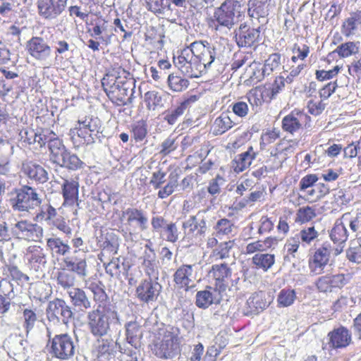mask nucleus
<instances>
[{"instance_id": "nucleus-1", "label": "nucleus", "mask_w": 361, "mask_h": 361, "mask_svg": "<svg viewBox=\"0 0 361 361\" xmlns=\"http://www.w3.org/2000/svg\"><path fill=\"white\" fill-rule=\"evenodd\" d=\"M242 8L240 1L225 0L214 8L213 15L207 18L209 28L217 35H227L241 16Z\"/></svg>"}, {"instance_id": "nucleus-2", "label": "nucleus", "mask_w": 361, "mask_h": 361, "mask_svg": "<svg viewBox=\"0 0 361 361\" xmlns=\"http://www.w3.org/2000/svg\"><path fill=\"white\" fill-rule=\"evenodd\" d=\"M86 319L90 334L95 338H102L109 334L111 324L117 319V314L110 309H102L99 305L97 309L87 312Z\"/></svg>"}, {"instance_id": "nucleus-3", "label": "nucleus", "mask_w": 361, "mask_h": 361, "mask_svg": "<svg viewBox=\"0 0 361 361\" xmlns=\"http://www.w3.org/2000/svg\"><path fill=\"white\" fill-rule=\"evenodd\" d=\"M78 340L68 333L56 334L49 340V353L61 361L72 359L78 351Z\"/></svg>"}, {"instance_id": "nucleus-4", "label": "nucleus", "mask_w": 361, "mask_h": 361, "mask_svg": "<svg viewBox=\"0 0 361 361\" xmlns=\"http://www.w3.org/2000/svg\"><path fill=\"white\" fill-rule=\"evenodd\" d=\"M16 196L11 199L12 208L19 212H27L39 207L42 202L41 195L35 188L25 185L13 190Z\"/></svg>"}, {"instance_id": "nucleus-5", "label": "nucleus", "mask_w": 361, "mask_h": 361, "mask_svg": "<svg viewBox=\"0 0 361 361\" xmlns=\"http://www.w3.org/2000/svg\"><path fill=\"white\" fill-rule=\"evenodd\" d=\"M173 63L183 75L190 78H199L204 71V66L200 63V60L190 47L183 49L176 58L174 57Z\"/></svg>"}, {"instance_id": "nucleus-6", "label": "nucleus", "mask_w": 361, "mask_h": 361, "mask_svg": "<svg viewBox=\"0 0 361 361\" xmlns=\"http://www.w3.org/2000/svg\"><path fill=\"white\" fill-rule=\"evenodd\" d=\"M25 49L32 59L41 64H51L53 50L43 37H32L26 42Z\"/></svg>"}, {"instance_id": "nucleus-7", "label": "nucleus", "mask_w": 361, "mask_h": 361, "mask_svg": "<svg viewBox=\"0 0 361 361\" xmlns=\"http://www.w3.org/2000/svg\"><path fill=\"white\" fill-rule=\"evenodd\" d=\"M153 353L162 359H170L176 356L179 351L178 338L174 333L166 331L161 339L154 342L152 348Z\"/></svg>"}, {"instance_id": "nucleus-8", "label": "nucleus", "mask_w": 361, "mask_h": 361, "mask_svg": "<svg viewBox=\"0 0 361 361\" xmlns=\"http://www.w3.org/2000/svg\"><path fill=\"white\" fill-rule=\"evenodd\" d=\"M46 314L49 322L67 324L73 318V312L64 300L55 298L49 302Z\"/></svg>"}, {"instance_id": "nucleus-9", "label": "nucleus", "mask_w": 361, "mask_h": 361, "mask_svg": "<svg viewBox=\"0 0 361 361\" xmlns=\"http://www.w3.org/2000/svg\"><path fill=\"white\" fill-rule=\"evenodd\" d=\"M121 220H124V226L129 234L136 233L137 230L143 231L147 228L148 219L142 209L129 207L122 211Z\"/></svg>"}, {"instance_id": "nucleus-10", "label": "nucleus", "mask_w": 361, "mask_h": 361, "mask_svg": "<svg viewBox=\"0 0 361 361\" xmlns=\"http://www.w3.org/2000/svg\"><path fill=\"white\" fill-rule=\"evenodd\" d=\"M13 235L29 241H40L44 235L43 228L27 220H21L14 224L11 228Z\"/></svg>"}, {"instance_id": "nucleus-11", "label": "nucleus", "mask_w": 361, "mask_h": 361, "mask_svg": "<svg viewBox=\"0 0 361 361\" xmlns=\"http://www.w3.org/2000/svg\"><path fill=\"white\" fill-rule=\"evenodd\" d=\"M331 252V245L329 243H323L321 247L315 250L308 260L311 275L317 276L325 272V269L330 260Z\"/></svg>"}, {"instance_id": "nucleus-12", "label": "nucleus", "mask_w": 361, "mask_h": 361, "mask_svg": "<svg viewBox=\"0 0 361 361\" xmlns=\"http://www.w3.org/2000/svg\"><path fill=\"white\" fill-rule=\"evenodd\" d=\"M234 34L235 42L239 47H256L260 41V26L257 28H251L245 23H243L235 30Z\"/></svg>"}, {"instance_id": "nucleus-13", "label": "nucleus", "mask_w": 361, "mask_h": 361, "mask_svg": "<svg viewBox=\"0 0 361 361\" xmlns=\"http://www.w3.org/2000/svg\"><path fill=\"white\" fill-rule=\"evenodd\" d=\"M162 290L157 280L142 279L136 288L135 294L140 302L149 304L155 302Z\"/></svg>"}, {"instance_id": "nucleus-14", "label": "nucleus", "mask_w": 361, "mask_h": 361, "mask_svg": "<svg viewBox=\"0 0 361 361\" xmlns=\"http://www.w3.org/2000/svg\"><path fill=\"white\" fill-rule=\"evenodd\" d=\"M192 52L200 60V63L204 66V70L210 68L216 59V50L209 46L207 41H195L190 44Z\"/></svg>"}, {"instance_id": "nucleus-15", "label": "nucleus", "mask_w": 361, "mask_h": 361, "mask_svg": "<svg viewBox=\"0 0 361 361\" xmlns=\"http://www.w3.org/2000/svg\"><path fill=\"white\" fill-rule=\"evenodd\" d=\"M271 0H249L247 2V14L251 20H257L261 25H265L268 20Z\"/></svg>"}, {"instance_id": "nucleus-16", "label": "nucleus", "mask_w": 361, "mask_h": 361, "mask_svg": "<svg viewBox=\"0 0 361 361\" xmlns=\"http://www.w3.org/2000/svg\"><path fill=\"white\" fill-rule=\"evenodd\" d=\"M206 210L199 211L195 215L190 216L188 219L183 223V228L188 231V234L196 237L204 235L207 226Z\"/></svg>"}, {"instance_id": "nucleus-17", "label": "nucleus", "mask_w": 361, "mask_h": 361, "mask_svg": "<svg viewBox=\"0 0 361 361\" xmlns=\"http://www.w3.org/2000/svg\"><path fill=\"white\" fill-rule=\"evenodd\" d=\"M67 0H38L39 15L45 19H54L65 9Z\"/></svg>"}, {"instance_id": "nucleus-18", "label": "nucleus", "mask_w": 361, "mask_h": 361, "mask_svg": "<svg viewBox=\"0 0 361 361\" xmlns=\"http://www.w3.org/2000/svg\"><path fill=\"white\" fill-rule=\"evenodd\" d=\"M193 265L182 264L178 267L173 275V281L175 286L179 289H184L188 291L193 288L194 281L192 280Z\"/></svg>"}, {"instance_id": "nucleus-19", "label": "nucleus", "mask_w": 361, "mask_h": 361, "mask_svg": "<svg viewBox=\"0 0 361 361\" xmlns=\"http://www.w3.org/2000/svg\"><path fill=\"white\" fill-rule=\"evenodd\" d=\"M220 291L221 290L210 286L197 291L195 295L196 306L205 310L213 304H219L222 299Z\"/></svg>"}, {"instance_id": "nucleus-20", "label": "nucleus", "mask_w": 361, "mask_h": 361, "mask_svg": "<svg viewBox=\"0 0 361 361\" xmlns=\"http://www.w3.org/2000/svg\"><path fill=\"white\" fill-rule=\"evenodd\" d=\"M22 171L27 178L37 183H44L49 180V174L41 165L32 161H23Z\"/></svg>"}, {"instance_id": "nucleus-21", "label": "nucleus", "mask_w": 361, "mask_h": 361, "mask_svg": "<svg viewBox=\"0 0 361 361\" xmlns=\"http://www.w3.org/2000/svg\"><path fill=\"white\" fill-rule=\"evenodd\" d=\"M78 126L71 130V135L75 134L78 137L85 138L87 135H92L93 133H99L101 125L98 118L85 117L84 119L78 120Z\"/></svg>"}, {"instance_id": "nucleus-22", "label": "nucleus", "mask_w": 361, "mask_h": 361, "mask_svg": "<svg viewBox=\"0 0 361 361\" xmlns=\"http://www.w3.org/2000/svg\"><path fill=\"white\" fill-rule=\"evenodd\" d=\"M71 302L75 310L82 313L92 307V301L85 291L80 288H73L68 290Z\"/></svg>"}, {"instance_id": "nucleus-23", "label": "nucleus", "mask_w": 361, "mask_h": 361, "mask_svg": "<svg viewBox=\"0 0 361 361\" xmlns=\"http://www.w3.org/2000/svg\"><path fill=\"white\" fill-rule=\"evenodd\" d=\"M329 344L333 348H342L348 346L352 342V334L349 329L340 326L328 334Z\"/></svg>"}, {"instance_id": "nucleus-24", "label": "nucleus", "mask_w": 361, "mask_h": 361, "mask_svg": "<svg viewBox=\"0 0 361 361\" xmlns=\"http://www.w3.org/2000/svg\"><path fill=\"white\" fill-rule=\"evenodd\" d=\"M77 252L78 251L75 250L74 254ZM63 262L68 270L72 273H75L80 279H84L87 276V265L85 255L82 257L76 255L67 257L64 259Z\"/></svg>"}, {"instance_id": "nucleus-25", "label": "nucleus", "mask_w": 361, "mask_h": 361, "mask_svg": "<svg viewBox=\"0 0 361 361\" xmlns=\"http://www.w3.org/2000/svg\"><path fill=\"white\" fill-rule=\"evenodd\" d=\"M126 80V77L118 75L116 71L113 70L104 75L102 80V87L108 97L111 99L116 90L121 85H123V82Z\"/></svg>"}, {"instance_id": "nucleus-26", "label": "nucleus", "mask_w": 361, "mask_h": 361, "mask_svg": "<svg viewBox=\"0 0 361 361\" xmlns=\"http://www.w3.org/2000/svg\"><path fill=\"white\" fill-rule=\"evenodd\" d=\"M345 284L343 274L326 275L318 279L316 286L320 292H331L333 288H341Z\"/></svg>"}, {"instance_id": "nucleus-27", "label": "nucleus", "mask_w": 361, "mask_h": 361, "mask_svg": "<svg viewBox=\"0 0 361 361\" xmlns=\"http://www.w3.org/2000/svg\"><path fill=\"white\" fill-rule=\"evenodd\" d=\"M308 116L305 114L300 111L292 112L283 118L282 128L283 130L293 134L302 128Z\"/></svg>"}, {"instance_id": "nucleus-28", "label": "nucleus", "mask_w": 361, "mask_h": 361, "mask_svg": "<svg viewBox=\"0 0 361 361\" xmlns=\"http://www.w3.org/2000/svg\"><path fill=\"white\" fill-rule=\"evenodd\" d=\"M133 82L130 78L123 82V85H121L115 91L114 94L112 95L111 100L113 102H116L118 104L128 105L133 102V94L134 88L132 87Z\"/></svg>"}, {"instance_id": "nucleus-29", "label": "nucleus", "mask_w": 361, "mask_h": 361, "mask_svg": "<svg viewBox=\"0 0 361 361\" xmlns=\"http://www.w3.org/2000/svg\"><path fill=\"white\" fill-rule=\"evenodd\" d=\"M13 293V285L7 280L0 281V315L6 316L11 310V296Z\"/></svg>"}, {"instance_id": "nucleus-30", "label": "nucleus", "mask_w": 361, "mask_h": 361, "mask_svg": "<svg viewBox=\"0 0 361 361\" xmlns=\"http://www.w3.org/2000/svg\"><path fill=\"white\" fill-rule=\"evenodd\" d=\"M27 342L17 336H11L6 341L7 348L16 360H26L27 358Z\"/></svg>"}, {"instance_id": "nucleus-31", "label": "nucleus", "mask_w": 361, "mask_h": 361, "mask_svg": "<svg viewBox=\"0 0 361 361\" xmlns=\"http://www.w3.org/2000/svg\"><path fill=\"white\" fill-rule=\"evenodd\" d=\"M197 100V97L196 95L190 96L182 102L175 109L168 111L164 116V120L166 121L169 124L174 125L177 122L178 118L181 116L185 110L189 109L191 104L195 103Z\"/></svg>"}, {"instance_id": "nucleus-32", "label": "nucleus", "mask_w": 361, "mask_h": 361, "mask_svg": "<svg viewBox=\"0 0 361 361\" xmlns=\"http://www.w3.org/2000/svg\"><path fill=\"white\" fill-rule=\"evenodd\" d=\"M78 182L65 179L62 184V193L64 198L63 204L73 205L78 198Z\"/></svg>"}, {"instance_id": "nucleus-33", "label": "nucleus", "mask_w": 361, "mask_h": 361, "mask_svg": "<svg viewBox=\"0 0 361 361\" xmlns=\"http://www.w3.org/2000/svg\"><path fill=\"white\" fill-rule=\"evenodd\" d=\"M361 25V11H356L350 13L342 25V33L349 37L355 33L358 27Z\"/></svg>"}, {"instance_id": "nucleus-34", "label": "nucleus", "mask_w": 361, "mask_h": 361, "mask_svg": "<svg viewBox=\"0 0 361 361\" xmlns=\"http://www.w3.org/2000/svg\"><path fill=\"white\" fill-rule=\"evenodd\" d=\"M209 273L212 274L215 280L219 283V290H224L226 288V285L224 284V282L231 276L232 273L228 264L225 263L214 264Z\"/></svg>"}, {"instance_id": "nucleus-35", "label": "nucleus", "mask_w": 361, "mask_h": 361, "mask_svg": "<svg viewBox=\"0 0 361 361\" xmlns=\"http://www.w3.org/2000/svg\"><path fill=\"white\" fill-rule=\"evenodd\" d=\"M247 314H257L268 307V303L264 298L263 293H255L247 300Z\"/></svg>"}, {"instance_id": "nucleus-36", "label": "nucleus", "mask_w": 361, "mask_h": 361, "mask_svg": "<svg viewBox=\"0 0 361 361\" xmlns=\"http://www.w3.org/2000/svg\"><path fill=\"white\" fill-rule=\"evenodd\" d=\"M47 246L53 255L66 256L71 251L70 245L63 242L59 237H52L47 239Z\"/></svg>"}, {"instance_id": "nucleus-37", "label": "nucleus", "mask_w": 361, "mask_h": 361, "mask_svg": "<svg viewBox=\"0 0 361 361\" xmlns=\"http://www.w3.org/2000/svg\"><path fill=\"white\" fill-rule=\"evenodd\" d=\"M48 148L50 152V160L55 164L60 163L61 159L66 154L68 150L58 135L54 141L51 142Z\"/></svg>"}, {"instance_id": "nucleus-38", "label": "nucleus", "mask_w": 361, "mask_h": 361, "mask_svg": "<svg viewBox=\"0 0 361 361\" xmlns=\"http://www.w3.org/2000/svg\"><path fill=\"white\" fill-rule=\"evenodd\" d=\"M349 233L342 219H337L331 229L330 237L333 242L338 245H343L348 240Z\"/></svg>"}, {"instance_id": "nucleus-39", "label": "nucleus", "mask_w": 361, "mask_h": 361, "mask_svg": "<svg viewBox=\"0 0 361 361\" xmlns=\"http://www.w3.org/2000/svg\"><path fill=\"white\" fill-rule=\"evenodd\" d=\"M255 156L256 153L252 147L247 152L238 154L235 159V166H233L234 171L239 173L245 170L250 166Z\"/></svg>"}, {"instance_id": "nucleus-40", "label": "nucleus", "mask_w": 361, "mask_h": 361, "mask_svg": "<svg viewBox=\"0 0 361 361\" xmlns=\"http://www.w3.org/2000/svg\"><path fill=\"white\" fill-rule=\"evenodd\" d=\"M234 125L231 118L226 113H222L217 117L212 125L213 134L215 135H222Z\"/></svg>"}, {"instance_id": "nucleus-41", "label": "nucleus", "mask_w": 361, "mask_h": 361, "mask_svg": "<svg viewBox=\"0 0 361 361\" xmlns=\"http://www.w3.org/2000/svg\"><path fill=\"white\" fill-rule=\"evenodd\" d=\"M126 340L129 344L137 348L142 336L140 326L135 322H130L126 325Z\"/></svg>"}, {"instance_id": "nucleus-42", "label": "nucleus", "mask_w": 361, "mask_h": 361, "mask_svg": "<svg viewBox=\"0 0 361 361\" xmlns=\"http://www.w3.org/2000/svg\"><path fill=\"white\" fill-rule=\"evenodd\" d=\"M252 262L257 268L267 271L274 264L275 256L268 253L255 254L252 258Z\"/></svg>"}, {"instance_id": "nucleus-43", "label": "nucleus", "mask_w": 361, "mask_h": 361, "mask_svg": "<svg viewBox=\"0 0 361 361\" xmlns=\"http://www.w3.org/2000/svg\"><path fill=\"white\" fill-rule=\"evenodd\" d=\"M57 284L63 289L69 290L73 288L75 283V277L73 273L66 269H61L56 274Z\"/></svg>"}, {"instance_id": "nucleus-44", "label": "nucleus", "mask_w": 361, "mask_h": 361, "mask_svg": "<svg viewBox=\"0 0 361 361\" xmlns=\"http://www.w3.org/2000/svg\"><path fill=\"white\" fill-rule=\"evenodd\" d=\"M39 207V211L34 217V221L37 222L46 221L49 224L57 214L56 209L49 203L41 204Z\"/></svg>"}, {"instance_id": "nucleus-45", "label": "nucleus", "mask_w": 361, "mask_h": 361, "mask_svg": "<svg viewBox=\"0 0 361 361\" xmlns=\"http://www.w3.org/2000/svg\"><path fill=\"white\" fill-rule=\"evenodd\" d=\"M281 56L280 54L274 53L271 54L265 61L262 68V74L257 76L258 80H261L265 75H269L271 72L277 69L281 65Z\"/></svg>"}, {"instance_id": "nucleus-46", "label": "nucleus", "mask_w": 361, "mask_h": 361, "mask_svg": "<svg viewBox=\"0 0 361 361\" xmlns=\"http://www.w3.org/2000/svg\"><path fill=\"white\" fill-rule=\"evenodd\" d=\"M56 136L57 135L54 131L46 129L39 133H35L32 140L31 138H27V142L29 144L37 143L40 147L47 144L49 147L51 142L54 141Z\"/></svg>"}, {"instance_id": "nucleus-47", "label": "nucleus", "mask_w": 361, "mask_h": 361, "mask_svg": "<svg viewBox=\"0 0 361 361\" xmlns=\"http://www.w3.org/2000/svg\"><path fill=\"white\" fill-rule=\"evenodd\" d=\"M169 88L173 92H180L185 90L189 86V80L175 73L169 75L167 79Z\"/></svg>"}, {"instance_id": "nucleus-48", "label": "nucleus", "mask_w": 361, "mask_h": 361, "mask_svg": "<svg viewBox=\"0 0 361 361\" xmlns=\"http://www.w3.org/2000/svg\"><path fill=\"white\" fill-rule=\"evenodd\" d=\"M37 321L36 311L30 308H25L23 311V327L27 338L31 331L34 329Z\"/></svg>"}, {"instance_id": "nucleus-49", "label": "nucleus", "mask_w": 361, "mask_h": 361, "mask_svg": "<svg viewBox=\"0 0 361 361\" xmlns=\"http://www.w3.org/2000/svg\"><path fill=\"white\" fill-rule=\"evenodd\" d=\"M82 164V161L78 157L68 150H67L66 154L61 159L60 163L56 164V165L69 170H77L81 167Z\"/></svg>"}, {"instance_id": "nucleus-50", "label": "nucleus", "mask_w": 361, "mask_h": 361, "mask_svg": "<svg viewBox=\"0 0 361 361\" xmlns=\"http://www.w3.org/2000/svg\"><path fill=\"white\" fill-rule=\"evenodd\" d=\"M29 263L31 267L36 271H38L42 267H44L47 263V255L43 249L39 247L35 249L31 253Z\"/></svg>"}, {"instance_id": "nucleus-51", "label": "nucleus", "mask_w": 361, "mask_h": 361, "mask_svg": "<svg viewBox=\"0 0 361 361\" xmlns=\"http://www.w3.org/2000/svg\"><path fill=\"white\" fill-rule=\"evenodd\" d=\"M296 298V293L293 289L283 288L280 290L277 296V302L279 307H289L293 304Z\"/></svg>"}, {"instance_id": "nucleus-52", "label": "nucleus", "mask_w": 361, "mask_h": 361, "mask_svg": "<svg viewBox=\"0 0 361 361\" xmlns=\"http://www.w3.org/2000/svg\"><path fill=\"white\" fill-rule=\"evenodd\" d=\"M216 237L220 238L222 235H228L231 234L235 226L233 223L226 218L219 219L214 227Z\"/></svg>"}, {"instance_id": "nucleus-53", "label": "nucleus", "mask_w": 361, "mask_h": 361, "mask_svg": "<svg viewBox=\"0 0 361 361\" xmlns=\"http://www.w3.org/2000/svg\"><path fill=\"white\" fill-rule=\"evenodd\" d=\"M147 8L155 14H163L166 9L171 10L169 0H145Z\"/></svg>"}, {"instance_id": "nucleus-54", "label": "nucleus", "mask_w": 361, "mask_h": 361, "mask_svg": "<svg viewBox=\"0 0 361 361\" xmlns=\"http://www.w3.org/2000/svg\"><path fill=\"white\" fill-rule=\"evenodd\" d=\"M297 235L302 244L310 245L318 238L319 231L314 226H310L303 228Z\"/></svg>"}, {"instance_id": "nucleus-55", "label": "nucleus", "mask_w": 361, "mask_h": 361, "mask_svg": "<svg viewBox=\"0 0 361 361\" xmlns=\"http://www.w3.org/2000/svg\"><path fill=\"white\" fill-rule=\"evenodd\" d=\"M177 186L178 174H176L174 176L172 174H170L167 184L161 188L159 190L157 193L158 197L160 199H166L174 192V190Z\"/></svg>"}, {"instance_id": "nucleus-56", "label": "nucleus", "mask_w": 361, "mask_h": 361, "mask_svg": "<svg viewBox=\"0 0 361 361\" xmlns=\"http://www.w3.org/2000/svg\"><path fill=\"white\" fill-rule=\"evenodd\" d=\"M131 133L137 142L143 140L147 133L146 123L143 120L134 123L131 126Z\"/></svg>"}, {"instance_id": "nucleus-57", "label": "nucleus", "mask_w": 361, "mask_h": 361, "mask_svg": "<svg viewBox=\"0 0 361 361\" xmlns=\"http://www.w3.org/2000/svg\"><path fill=\"white\" fill-rule=\"evenodd\" d=\"M316 216L315 210L309 207H300L296 214L295 221L304 224L311 221Z\"/></svg>"}, {"instance_id": "nucleus-58", "label": "nucleus", "mask_w": 361, "mask_h": 361, "mask_svg": "<svg viewBox=\"0 0 361 361\" xmlns=\"http://www.w3.org/2000/svg\"><path fill=\"white\" fill-rule=\"evenodd\" d=\"M49 225H52L67 236H71L72 234L73 231L68 224V221H66V219L62 216L56 215V217L51 221Z\"/></svg>"}, {"instance_id": "nucleus-59", "label": "nucleus", "mask_w": 361, "mask_h": 361, "mask_svg": "<svg viewBox=\"0 0 361 361\" xmlns=\"http://www.w3.org/2000/svg\"><path fill=\"white\" fill-rule=\"evenodd\" d=\"M359 47L356 43L348 42L339 45L336 49V52L341 57H348L358 52Z\"/></svg>"}, {"instance_id": "nucleus-60", "label": "nucleus", "mask_w": 361, "mask_h": 361, "mask_svg": "<svg viewBox=\"0 0 361 361\" xmlns=\"http://www.w3.org/2000/svg\"><path fill=\"white\" fill-rule=\"evenodd\" d=\"M234 245V240H228L219 243L216 248L214 250L213 253L221 259L229 257V252Z\"/></svg>"}, {"instance_id": "nucleus-61", "label": "nucleus", "mask_w": 361, "mask_h": 361, "mask_svg": "<svg viewBox=\"0 0 361 361\" xmlns=\"http://www.w3.org/2000/svg\"><path fill=\"white\" fill-rule=\"evenodd\" d=\"M33 290L35 292V298L40 301H45L51 294V289L47 284L39 282L35 284Z\"/></svg>"}, {"instance_id": "nucleus-62", "label": "nucleus", "mask_w": 361, "mask_h": 361, "mask_svg": "<svg viewBox=\"0 0 361 361\" xmlns=\"http://www.w3.org/2000/svg\"><path fill=\"white\" fill-rule=\"evenodd\" d=\"M176 139L172 136H169L164 140L160 145L159 154L162 156H167L178 148Z\"/></svg>"}, {"instance_id": "nucleus-63", "label": "nucleus", "mask_w": 361, "mask_h": 361, "mask_svg": "<svg viewBox=\"0 0 361 361\" xmlns=\"http://www.w3.org/2000/svg\"><path fill=\"white\" fill-rule=\"evenodd\" d=\"M142 266L145 273L148 276L149 279H154L158 280L159 276V266L158 262L150 261V262H142Z\"/></svg>"}, {"instance_id": "nucleus-64", "label": "nucleus", "mask_w": 361, "mask_h": 361, "mask_svg": "<svg viewBox=\"0 0 361 361\" xmlns=\"http://www.w3.org/2000/svg\"><path fill=\"white\" fill-rule=\"evenodd\" d=\"M8 269L12 279L16 281L18 284H23L29 281V276L23 274L16 266H9Z\"/></svg>"}]
</instances>
